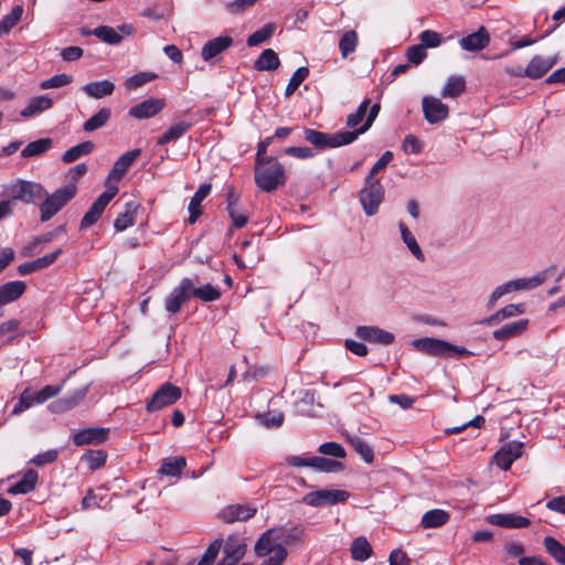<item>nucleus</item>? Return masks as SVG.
Returning a JSON list of instances; mask_svg holds the SVG:
<instances>
[{"label": "nucleus", "instance_id": "obj_1", "mask_svg": "<svg viewBox=\"0 0 565 565\" xmlns=\"http://www.w3.org/2000/svg\"><path fill=\"white\" fill-rule=\"evenodd\" d=\"M255 183L264 192H274L286 183L284 166L274 157L255 162Z\"/></svg>", "mask_w": 565, "mask_h": 565}, {"label": "nucleus", "instance_id": "obj_2", "mask_svg": "<svg viewBox=\"0 0 565 565\" xmlns=\"http://www.w3.org/2000/svg\"><path fill=\"white\" fill-rule=\"evenodd\" d=\"M413 347L430 356L452 358L455 355H472V352L465 347L455 345L448 341L437 338H420L412 342Z\"/></svg>", "mask_w": 565, "mask_h": 565}, {"label": "nucleus", "instance_id": "obj_3", "mask_svg": "<svg viewBox=\"0 0 565 565\" xmlns=\"http://www.w3.org/2000/svg\"><path fill=\"white\" fill-rule=\"evenodd\" d=\"M76 185L71 183L57 189L50 195L46 193L44 195L45 200L40 205L41 221L46 222L51 220L76 195Z\"/></svg>", "mask_w": 565, "mask_h": 565}, {"label": "nucleus", "instance_id": "obj_4", "mask_svg": "<svg viewBox=\"0 0 565 565\" xmlns=\"http://www.w3.org/2000/svg\"><path fill=\"white\" fill-rule=\"evenodd\" d=\"M303 138L318 149H327L352 143L356 140V134L351 131H338L330 135L311 128H306L303 130Z\"/></svg>", "mask_w": 565, "mask_h": 565}, {"label": "nucleus", "instance_id": "obj_5", "mask_svg": "<svg viewBox=\"0 0 565 565\" xmlns=\"http://www.w3.org/2000/svg\"><path fill=\"white\" fill-rule=\"evenodd\" d=\"M7 194L13 204L15 201L32 204L36 200L43 199L46 195V191L38 182L19 179L7 188Z\"/></svg>", "mask_w": 565, "mask_h": 565}, {"label": "nucleus", "instance_id": "obj_6", "mask_svg": "<svg viewBox=\"0 0 565 565\" xmlns=\"http://www.w3.org/2000/svg\"><path fill=\"white\" fill-rule=\"evenodd\" d=\"M385 190L380 180L366 177L364 186L359 193L360 203L367 216H373L377 213L379 206L384 200Z\"/></svg>", "mask_w": 565, "mask_h": 565}, {"label": "nucleus", "instance_id": "obj_7", "mask_svg": "<svg viewBox=\"0 0 565 565\" xmlns=\"http://www.w3.org/2000/svg\"><path fill=\"white\" fill-rule=\"evenodd\" d=\"M350 493L344 490L319 489L303 495L302 502L309 507L320 508L345 502Z\"/></svg>", "mask_w": 565, "mask_h": 565}, {"label": "nucleus", "instance_id": "obj_8", "mask_svg": "<svg viewBox=\"0 0 565 565\" xmlns=\"http://www.w3.org/2000/svg\"><path fill=\"white\" fill-rule=\"evenodd\" d=\"M181 388L170 382L163 383L147 403L146 409L150 413L160 411L167 406L173 405L181 398Z\"/></svg>", "mask_w": 565, "mask_h": 565}, {"label": "nucleus", "instance_id": "obj_9", "mask_svg": "<svg viewBox=\"0 0 565 565\" xmlns=\"http://www.w3.org/2000/svg\"><path fill=\"white\" fill-rule=\"evenodd\" d=\"M117 193V185L108 186L107 190L94 201L89 210L84 214L79 223V228L86 230L93 226L100 218L106 206L109 204V202L115 198Z\"/></svg>", "mask_w": 565, "mask_h": 565}, {"label": "nucleus", "instance_id": "obj_10", "mask_svg": "<svg viewBox=\"0 0 565 565\" xmlns=\"http://www.w3.org/2000/svg\"><path fill=\"white\" fill-rule=\"evenodd\" d=\"M278 532L275 527L267 530L264 532L260 537L257 540L254 551L258 557H265L273 553L270 557H277L279 552H282L284 561L287 557V550L280 545Z\"/></svg>", "mask_w": 565, "mask_h": 565}, {"label": "nucleus", "instance_id": "obj_11", "mask_svg": "<svg viewBox=\"0 0 565 565\" xmlns=\"http://www.w3.org/2000/svg\"><path fill=\"white\" fill-rule=\"evenodd\" d=\"M192 279L183 278L164 299V308L171 313H178L182 306L191 298Z\"/></svg>", "mask_w": 565, "mask_h": 565}, {"label": "nucleus", "instance_id": "obj_12", "mask_svg": "<svg viewBox=\"0 0 565 565\" xmlns=\"http://www.w3.org/2000/svg\"><path fill=\"white\" fill-rule=\"evenodd\" d=\"M523 447L524 444L516 440L503 445L494 455L498 467L504 471L509 470L512 463L522 456Z\"/></svg>", "mask_w": 565, "mask_h": 565}, {"label": "nucleus", "instance_id": "obj_13", "mask_svg": "<svg viewBox=\"0 0 565 565\" xmlns=\"http://www.w3.org/2000/svg\"><path fill=\"white\" fill-rule=\"evenodd\" d=\"M422 106L424 117L429 124L440 122L449 115L448 106L436 97L425 96Z\"/></svg>", "mask_w": 565, "mask_h": 565}, {"label": "nucleus", "instance_id": "obj_14", "mask_svg": "<svg viewBox=\"0 0 565 565\" xmlns=\"http://www.w3.org/2000/svg\"><path fill=\"white\" fill-rule=\"evenodd\" d=\"M134 31L135 29L131 24H121L118 26V30L111 26L100 25L92 30V33L105 43L117 45L122 41V35H130Z\"/></svg>", "mask_w": 565, "mask_h": 565}, {"label": "nucleus", "instance_id": "obj_15", "mask_svg": "<svg viewBox=\"0 0 565 565\" xmlns=\"http://www.w3.org/2000/svg\"><path fill=\"white\" fill-rule=\"evenodd\" d=\"M355 335L364 341L390 345L394 342L395 335L375 326H360L355 329Z\"/></svg>", "mask_w": 565, "mask_h": 565}, {"label": "nucleus", "instance_id": "obj_16", "mask_svg": "<svg viewBox=\"0 0 565 565\" xmlns=\"http://www.w3.org/2000/svg\"><path fill=\"white\" fill-rule=\"evenodd\" d=\"M556 63L557 56L544 57L535 55L524 68L525 77L539 79L543 77Z\"/></svg>", "mask_w": 565, "mask_h": 565}, {"label": "nucleus", "instance_id": "obj_17", "mask_svg": "<svg viewBox=\"0 0 565 565\" xmlns=\"http://www.w3.org/2000/svg\"><path fill=\"white\" fill-rule=\"evenodd\" d=\"M108 428L90 427L79 430L73 436V443L76 446L99 445L107 440Z\"/></svg>", "mask_w": 565, "mask_h": 565}, {"label": "nucleus", "instance_id": "obj_18", "mask_svg": "<svg viewBox=\"0 0 565 565\" xmlns=\"http://www.w3.org/2000/svg\"><path fill=\"white\" fill-rule=\"evenodd\" d=\"M166 103L161 98H148L129 109V115L137 119H147L159 114Z\"/></svg>", "mask_w": 565, "mask_h": 565}, {"label": "nucleus", "instance_id": "obj_19", "mask_svg": "<svg viewBox=\"0 0 565 565\" xmlns=\"http://www.w3.org/2000/svg\"><path fill=\"white\" fill-rule=\"evenodd\" d=\"M140 149H134L119 157V159L114 163L113 168L110 169L107 180L119 181L128 171V169L132 166L136 159L140 156Z\"/></svg>", "mask_w": 565, "mask_h": 565}, {"label": "nucleus", "instance_id": "obj_20", "mask_svg": "<svg viewBox=\"0 0 565 565\" xmlns=\"http://www.w3.org/2000/svg\"><path fill=\"white\" fill-rule=\"evenodd\" d=\"M489 42L490 36L487 29L480 26L478 31L460 39L459 44L465 51L476 52L487 47Z\"/></svg>", "mask_w": 565, "mask_h": 565}, {"label": "nucleus", "instance_id": "obj_21", "mask_svg": "<svg viewBox=\"0 0 565 565\" xmlns=\"http://www.w3.org/2000/svg\"><path fill=\"white\" fill-rule=\"evenodd\" d=\"M256 513V509L245 504H232L221 511V518L226 523L247 521Z\"/></svg>", "mask_w": 565, "mask_h": 565}, {"label": "nucleus", "instance_id": "obj_22", "mask_svg": "<svg viewBox=\"0 0 565 565\" xmlns=\"http://www.w3.org/2000/svg\"><path fill=\"white\" fill-rule=\"evenodd\" d=\"M489 522L493 525L505 527V529H522L527 527L531 521L521 515L513 513H498L489 516Z\"/></svg>", "mask_w": 565, "mask_h": 565}, {"label": "nucleus", "instance_id": "obj_23", "mask_svg": "<svg viewBox=\"0 0 565 565\" xmlns=\"http://www.w3.org/2000/svg\"><path fill=\"white\" fill-rule=\"evenodd\" d=\"M88 392V386H82L79 388L74 390L65 397L60 398L51 404V407L54 412H66L78 405Z\"/></svg>", "mask_w": 565, "mask_h": 565}, {"label": "nucleus", "instance_id": "obj_24", "mask_svg": "<svg viewBox=\"0 0 565 565\" xmlns=\"http://www.w3.org/2000/svg\"><path fill=\"white\" fill-rule=\"evenodd\" d=\"M233 43V39L228 35L218 36L207 41L201 52V56L204 61H210L216 55L227 50Z\"/></svg>", "mask_w": 565, "mask_h": 565}, {"label": "nucleus", "instance_id": "obj_25", "mask_svg": "<svg viewBox=\"0 0 565 565\" xmlns=\"http://www.w3.org/2000/svg\"><path fill=\"white\" fill-rule=\"evenodd\" d=\"M23 281L14 280L0 286V307L18 300L25 291Z\"/></svg>", "mask_w": 565, "mask_h": 565}, {"label": "nucleus", "instance_id": "obj_26", "mask_svg": "<svg viewBox=\"0 0 565 565\" xmlns=\"http://www.w3.org/2000/svg\"><path fill=\"white\" fill-rule=\"evenodd\" d=\"M53 106V99L49 96L41 95L29 100L28 105L20 111L24 118H31L49 110Z\"/></svg>", "mask_w": 565, "mask_h": 565}, {"label": "nucleus", "instance_id": "obj_27", "mask_svg": "<svg viewBox=\"0 0 565 565\" xmlns=\"http://www.w3.org/2000/svg\"><path fill=\"white\" fill-rule=\"evenodd\" d=\"M39 480V475L34 469H28L21 480L12 484L8 492L10 494H26L32 492Z\"/></svg>", "mask_w": 565, "mask_h": 565}, {"label": "nucleus", "instance_id": "obj_28", "mask_svg": "<svg viewBox=\"0 0 565 565\" xmlns=\"http://www.w3.org/2000/svg\"><path fill=\"white\" fill-rule=\"evenodd\" d=\"M211 184L203 183L199 186L196 192L193 194V196L190 200L188 210L190 212L189 216V223L194 224L198 220V217L201 215V203L202 201L210 194L211 192Z\"/></svg>", "mask_w": 565, "mask_h": 565}, {"label": "nucleus", "instance_id": "obj_29", "mask_svg": "<svg viewBox=\"0 0 565 565\" xmlns=\"http://www.w3.org/2000/svg\"><path fill=\"white\" fill-rule=\"evenodd\" d=\"M278 532L280 545H298L302 543L305 536V529L301 525H294L291 527H275Z\"/></svg>", "mask_w": 565, "mask_h": 565}, {"label": "nucleus", "instance_id": "obj_30", "mask_svg": "<svg viewBox=\"0 0 565 565\" xmlns=\"http://www.w3.org/2000/svg\"><path fill=\"white\" fill-rule=\"evenodd\" d=\"M138 209H139L138 203H136L134 201L127 202L125 204V211L122 213H120L114 222L115 230L118 232H122V231L127 230L128 227L132 226L136 221Z\"/></svg>", "mask_w": 565, "mask_h": 565}, {"label": "nucleus", "instance_id": "obj_31", "mask_svg": "<svg viewBox=\"0 0 565 565\" xmlns=\"http://www.w3.org/2000/svg\"><path fill=\"white\" fill-rule=\"evenodd\" d=\"M193 124L191 121H178L171 125L163 135H161L157 139V145L163 146L171 141H175L180 139L185 132H188L192 128Z\"/></svg>", "mask_w": 565, "mask_h": 565}, {"label": "nucleus", "instance_id": "obj_32", "mask_svg": "<svg viewBox=\"0 0 565 565\" xmlns=\"http://www.w3.org/2000/svg\"><path fill=\"white\" fill-rule=\"evenodd\" d=\"M82 89L87 96L98 99L111 95L115 85L108 79H103L87 83Z\"/></svg>", "mask_w": 565, "mask_h": 565}, {"label": "nucleus", "instance_id": "obj_33", "mask_svg": "<svg viewBox=\"0 0 565 565\" xmlns=\"http://www.w3.org/2000/svg\"><path fill=\"white\" fill-rule=\"evenodd\" d=\"M527 322L529 321L526 319H522L519 321H514V322L504 324L502 328L493 331V338L495 340L501 341V340H507V339L518 337L522 332L525 331V329L527 327Z\"/></svg>", "mask_w": 565, "mask_h": 565}, {"label": "nucleus", "instance_id": "obj_34", "mask_svg": "<svg viewBox=\"0 0 565 565\" xmlns=\"http://www.w3.org/2000/svg\"><path fill=\"white\" fill-rule=\"evenodd\" d=\"M450 519L447 511L441 509H433L424 513L420 525L424 529H435L446 524Z\"/></svg>", "mask_w": 565, "mask_h": 565}, {"label": "nucleus", "instance_id": "obj_35", "mask_svg": "<svg viewBox=\"0 0 565 565\" xmlns=\"http://www.w3.org/2000/svg\"><path fill=\"white\" fill-rule=\"evenodd\" d=\"M351 556L356 562H365L372 555V546L364 536L355 537L350 546Z\"/></svg>", "mask_w": 565, "mask_h": 565}, {"label": "nucleus", "instance_id": "obj_36", "mask_svg": "<svg viewBox=\"0 0 565 565\" xmlns=\"http://www.w3.org/2000/svg\"><path fill=\"white\" fill-rule=\"evenodd\" d=\"M466 90V79L460 75H452L448 77L443 90L441 97L456 98Z\"/></svg>", "mask_w": 565, "mask_h": 565}, {"label": "nucleus", "instance_id": "obj_37", "mask_svg": "<svg viewBox=\"0 0 565 565\" xmlns=\"http://www.w3.org/2000/svg\"><path fill=\"white\" fill-rule=\"evenodd\" d=\"M524 311H525V308H524L523 303H518V305L511 303V305H508V306L503 307L502 309L498 310L495 313L491 315L490 317L486 318L482 321V323L494 324L505 318H511V317L521 315Z\"/></svg>", "mask_w": 565, "mask_h": 565}, {"label": "nucleus", "instance_id": "obj_38", "mask_svg": "<svg viewBox=\"0 0 565 565\" xmlns=\"http://www.w3.org/2000/svg\"><path fill=\"white\" fill-rule=\"evenodd\" d=\"M280 61L273 49H266L254 63L257 71H275L279 67Z\"/></svg>", "mask_w": 565, "mask_h": 565}, {"label": "nucleus", "instance_id": "obj_39", "mask_svg": "<svg viewBox=\"0 0 565 565\" xmlns=\"http://www.w3.org/2000/svg\"><path fill=\"white\" fill-rule=\"evenodd\" d=\"M359 45V35L355 30H348L343 32L339 40V50L342 58H348L350 54L354 53Z\"/></svg>", "mask_w": 565, "mask_h": 565}, {"label": "nucleus", "instance_id": "obj_40", "mask_svg": "<svg viewBox=\"0 0 565 565\" xmlns=\"http://www.w3.org/2000/svg\"><path fill=\"white\" fill-rule=\"evenodd\" d=\"M53 146L51 138H41L28 143L21 151L22 158H32L45 153Z\"/></svg>", "mask_w": 565, "mask_h": 565}, {"label": "nucleus", "instance_id": "obj_41", "mask_svg": "<svg viewBox=\"0 0 565 565\" xmlns=\"http://www.w3.org/2000/svg\"><path fill=\"white\" fill-rule=\"evenodd\" d=\"M185 466L186 460L184 457L167 458L162 461V465L158 472L169 477H178L181 475Z\"/></svg>", "mask_w": 565, "mask_h": 565}, {"label": "nucleus", "instance_id": "obj_42", "mask_svg": "<svg viewBox=\"0 0 565 565\" xmlns=\"http://www.w3.org/2000/svg\"><path fill=\"white\" fill-rule=\"evenodd\" d=\"M398 227L404 244L408 247V249L416 257V259L424 262L425 255L420 246L418 245L415 236L411 233L408 227L403 222H399Z\"/></svg>", "mask_w": 565, "mask_h": 565}, {"label": "nucleus", "instance_id": "obj_43", "mask_svg": "<svg viewBox=\"0 0 565 565\" xmlns=\"http://www.w3.org/2000/svg\"><path fill=\"white\" fill-rule=\"evenodd\" d=\"M348 441L365 462L372 463L374 461L373 449L363 438L356 435H349Z\"/></svg>", "mask_w": 565, "mask_h": 565}, {"label": "nucleus", "instance_id": "obj_44", "mask_svg": "<svg viewBox=\"0 0 565 565\" xmlns=\"http://www.w3.org/2000/svg\"><path fill=\"white\" fill-rule=\"evenodd\" d=\"M94 148L95 145L92 141H83L66 150L62 157V160L65 163H72L82 156L89 154L94 150Z\"/></svg>", "mask_w": 565, "mask_h": 565}, {"label": "nucleus", "instance_id": "obj_45", "mask_svg": "<svg viewBox=\"0 0 565 565\" xmlns=\"http://www.w3.org/2000/svg\"><path fill=\"white\" fill-rule=\"evenodd\" d=\"M191 296H194L204 302H211L220 299L221 291L217 287H214L211 284H206L203 287L196 288L192 281Z\"/></svg>", "mask_w": 565, "mask_h": 565}, {"label": "nucleus", "instance_id": "obj_46", "mask_svg": "<svg viewBox=\"0 0 565 565\" xmlns=\"http://www.w3.org/2000/svg\"><path fill=\"white\" fill-rule=\"evenodd\" d=\"M546 280V273L542 271L533 277L518 278L512 281L514 291L530 290L541 286Z\"/></svg>", "mask_w": 565, "mask_h": 565}, {"label": "nucleus", "instance_id": "obj_47", "mask_svg": "<svg viewBox=\"0 0 565 565\" xmlns=\"http://www.w3.org/2000/svg\"><path fill=\"white\" fill-rule=\"evenodd\" d=\"M111 111L109 108H102L95 115H93L89 119H87L83 129L87 132L95 131L106 125L109 120Z\"/></svg>", "mask_w": 565, "mask_h": 565}, {"label": "nucleus", "instance_id": "obj_48", "mask_svg": "<svg viewBox=\"0 0 565 565\" xmlns=\"http://www.w3.org/2000/svg\"><path fill=\"white\" fill-rule=\"evenodd\" d=\"M275 30H276L275 23H267V24L263 25L262 28L256 30L254 33H252L247 38V41H246L247 45L248 46H257V45L266 42L267 40H269L273 36Z\"/></svg>", "mask_w": 565, "mask_h": 565}, {"label": "nucleus", "instance_id": "obj_49", "mask_svg": "<svg viewBox=\"0 0 565 565\" xmlns=\"http://www.w3.org/2000/svg\"><path fill=\"white\" fill-rule=\"evenodd\" d=\"M23 14V7L21 4L14 6L9 14L0 21V36L9 33L21 20Z\"/></svg>", "mask_w": 565, "mask_h": 565}, {"label": "nucleus", "instance_id": "obj_50", "mask_svg": "<svg viewBox=\"0 0 565 565\" xmlns=\"http://www.w3.org/2000/svg\"><path fill=\"white\" fill-rule=\"evenodd\" d=\"M544 547L557 563L565 565V546L563 544L552 536H546Z\"/></svg>", "mask_w": 565, "mask_h": 565}, {"label": "nucleus", "instance_id": "obj_51", "mask_svg": "<svg viewBox=\"0 0 565 565\" xmlns=\"http://www.w3.org/2000/svg\"><path fill=\"white\" fill-rule=\"evenodd\" d=\"M312 468L322 472H337L343 469L340 461L324 457H311Z\"/></svg>", "mask_w": 565, "mask_h": 565}, {"label": "nucleus", "instance_id": "obj_52", "mask_svg": "<svg viewBox=\"0 0 565 565\" xmlns=\"http://www.w3.org/2000/svg\"><path fill=\"white\" fill-rule=\"evenodd\" d=\"M309 70L307 67H299L297 68L294 74L291 75L289 83L287 84L285 96L289 97L291 96L297 88L300 86V84L308 77Z\"/></svg>", "mask_w": 565, "mask_h": 565}, {"label": "nucleus", "instance_id": "obj_53", "mask_svg": "<svg viewBox=\"0 0 565 565\" xmlns=\"http://www.w3.org/2000/svg\"><path fill=\"white\" fill-rule=\"evenodd\" d=\"M244 554L245 545L236 544V540L234 537H228L224 546V556L228 557V559L231 558L235 563H238Z\"/></svg>", "mask_w": 565, "mask_h": 565}, {"label": "nucleus", "instance_id": "obj_54", "mask_svg": "<svg viewBox=\"0 0 565 565\" xmlns=\"http://www.w3.org/2000/svg\"><path fill=\"white\" fill-rule=\"evenodd\" d=\"M371 104V99L370 98H365L361 104L360 106L358 107V109L350 114L347 118V126L349 128H355L358 127L363 118L365 117L366 113H367V109H369V106Z\"/></svg>", "mask_w": 565, "mask_h": 565}, {"label": "nucleus", "instance_id": "obj_55", "mask_svg": "<svg viewBox=\"0 0 565 565\" xmlns=\"http://www.w3.org/2000/svg\"><path fill=\"white\" fill-rule=\"evenodd\" d=\"M82 507L83 509H90V508H106V504H104V495L103 490L98 489L97 491L89 490L87 494L82 500Z\"/></svg>", "mask_w": 565, "mask_h": 565}, {"label": "nucleus", "instance_id": "obj_56", "mask_svg": "<svg viewBox=\"0 0 565 565\" xmlns=\"http://www.w3.org/2000/svg\"><path fill=\"white\" fill-rule=\"evenodd\" d=\"M73 76L67 74H57L54 75L43 82H41L40 87L42 89H50V88H57L65 86L70 83H72Z\"/></svg>", "mask_w": 565, "mask_h": 565}, {"label": "nucleus", "instance_id": "obj_57", "mask_svg": "<svg viewBox=\"0 0 565 565\" xmlns=\"http://www.w3.org/2000/svg\"><path fill=\"white\" fill-rule=\"evenodd\" d=\"M156 77L153 73L141 72L127 78L125 85L128 89H137Z\"/></svg>", "mask_w": 565, "mask_h": 565}, {"label": "nucleus", "instance_id": "obj_58", "mask_svg": "<svg viewBox=\"0 0 565 565\" xmlns=\"http://www.w3.org/2000/svg\"><path fill=\"white\" fill-rule=\"evenodd\" d=\"M221 546L222 540H215L212 542L196 565H212L217 557Z\"/></svg>", "mask_w": 565, "mask_h": 565}, {"label": "nucleus", "instance_id": "obj_59", "mask_svg": "<svg viewBox=\"0 0 565 565\" xmlns=\"http://www.w3.org/2000/svg\"><path fill=\"white\" fill-rule=\"evenodd\" d=\"M420 45L426 49L437 47L441 43V35L436 31L426 30L419 34Z\"/></svg>", "mask_w": 565, "mask_h": 565}, {"label": "nucleus", "instance_id": "obj_60", "mask_svg": "<svg viewBox=\"0 0 565 565\" xmlns=\"http://www.w3.org/2000/svg\"><path fill=\"white\" fill-rule=\"evenodd\" d=\"M318 451L322 455L335 457V458H344L345 457V450L344 448L334 441H328L322 445H320Z\"/></svg>", "mask_w": 565, "mask_h": 565}, {"label": "nucleus", "instance_id": "obj_61", "mask_svg": "<svg viewBox=\"0 0 565 565\" xmlns=\"http://www.w3.org/2000/svg\"><path fill=\"white\" fill-rule=\"evenodd\" d=\"M84 459L87 462L89 469L96 470L105 465L107 455L103 450L90 451L84 456Z\"/></svg>", "mask_w": 565, "mask_h": 565}, {"label": "nucleus", "instance_id": "obj_62", "mask_svg": "<svg viewBox=\"0 0 565 565\" xmlns=\"http://www.w3.org/2000/svg\"><path fill=\"white\" fill-rule=\"evenodd\" d=\"M62 391V385H46L35 393L36 404H42L56 396Z\"/></svg>", "mask_w": 565, "mask_h": 565}, {"label": "nucleus", "instance_id": "obj_63", "mask_svg": "<svg viewBox=\"0 0 565 565\" xmlns=\"http://www.w3.org/2000/svg\"><path fill=\"white\" fill-rule=\"evenodd\" d=\"M58 452L55 449L46 450L42 454L34 456L30 462L38 466L43 467L45 465L52 463L57 459Z\"/></svg>", "mask_w": 565, "mask_h": 565}, {"label": "nucleus", "instance_id": "obj_64", "mask_svg": "<svg viewBox=\"0 0 565 565\" xmlns=\"http://www.w3.org/2000/svg\"><path fill=\"white\" fill-rule=\"evenodd\" d=\"M406 56L411 63L418 65L425 60L427 53L420 44H417L407 49Z\"/></svg>", "mask_w": 565, "mask_h": 565}]
</instances>
